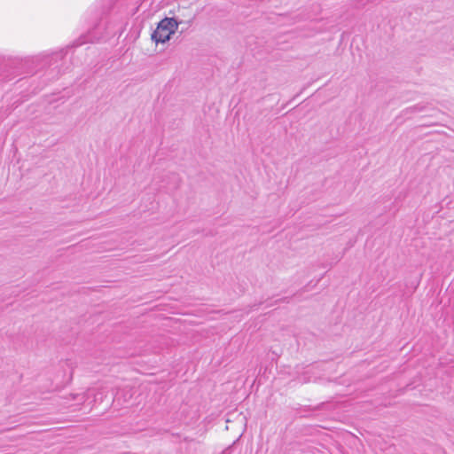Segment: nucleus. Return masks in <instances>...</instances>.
Masks as SVG:
<instances>
[{"mask_svg": "<svg viewBox=\"0 0 454 454\" xmlns=\"http://www.w3.org/2000/svg\"><path fill=\"white\" fill-rule=\"evenodd\" d=\"M66 56V52L62 50L59 52L52 54L50 58V67L51 69L57 70L56 74L59 75L61 73V67L59 66V62L63 61Z\"/></svg>", "mask_w": 454, "mask_h": 454, "instance_id": "7ed1b4c3", "label": "nucleus"}, {"mask_svg": "<svg viewBox=\"0 0 454 454\" xmlns=\"http://www.w3.org/2000/svg\"><path fill=\"white\" fill-rule=\"evenodd\" d=\"M176 30H153L151 38L156 44L164 43L170 40L171 35H174Z\"/></svg>", "mask_w": 454, "mask_h": 454, "instance_id": "f03ea898", "label": "nucleus"}, {"mask_svg": "<svg viewBox=\"0 0 454 454\" xmlns=\"http://www.w3.org/2000/svg\"><path fill=\"white\" fill-rule=\"evenodd\" d=\"M95 30H88L87 34L85 35H81L79 38V42L77 45H82L87 43H94V40L91 36V32H94Z\"/></svg>", "mask_w": 454, "mask_h": 454, "instance_id": "39448f33", "label": "nucleus"}, {"mask_svg": "<svg viewBox=\"0 0 454 454\" xmlns=\"http://www.w3.org/2000/svg\"><path fill=\"white\" fill-rule=\"evenodd\" d=\"M146 26H147V24H146L145 21H144V22L142 23V25H141L142 28H143V27H146Z\"/></svg>", "mask_w": 454, "mask_h": 454, "instance_id": "423d86ee", "label": "nucleus"}, {"mask_svg": "<svg viewBox=\"0 0 454 454\" xmlns=\"http://www.w3.org/2000/svg\"><path fill=\"white\" fill-rule=\"evenodd\" d=\"M114 10H116L117 12L129 15V14H134L137 12V8H132V9L129 10L127 4L123 3L122 0H117L114 4H112L107 9H104L100 12V13H97L93 21L101 20L103 15L106 14L110 11H114Z\"/></svg>", "mask_w": 454, "mask_h": 454, "instance_id": "f257e3e1", "label": "nucleus"}, {"mask_svg": "<svg viewBox=\"0 0 454 454\" xmlns=\"http://www.w3.org/2000/svg\"><path fill=\"white\" fill-rule=\"evenodd\" d=\"M155 28H177L179 22L175 18H164L158 21H155Z\"/></svg>", "mask_w": 454, "mask_h": 454, "instance_id": "20e7f679", "label": "nucleus"}]
</instances>
